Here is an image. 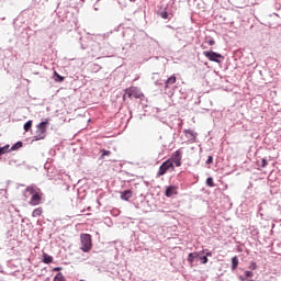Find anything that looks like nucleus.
Listing matches in <instances>:
<instances>
[{"label": "nucleus", "instance_id": "30", "mask_svg": "<svg viewBox=\"0 0 281 281\" xmlns=\"http://www.w3.org/2000/svg\"><path fill=\"white\" fill-rule=\"evenodd\" d=\"M205 44H209L210 46L215 45V41L214 40H209L205 42Z\"/></svg>", "mask_w": 281, "mask_h": 281}, {"label": "nucleus", "instance_id": "5", "mask_svg": "<svg viewBox=\"0 0 281 281\" xmlns=\"http://www.w3.org/2000/svg\"><path fill=\"white\" fill-rule=\"evenodd\" d=\"M182 149H177L173 155L171 156L170 159L167 160H171L172 165L176 167H181L182 166Z\"/></svg>", "mask_w": 281, "mask_h": 281}, {"label": "nucleus", "instance_id": "12", "mask_svg": "<svg viewBox=\"0 0 281 281\" xmlns=\"http://www.w3.org/2000/svg\"><path fill=\"white\" fill-rule=\"evenodd\" d=\"M201 256V252H191L189 256H188V262L190 265H193L195 259L199 258Z\"/></svg>", "mask_w": 281, "mask_h": 281}, {"label": "nucleus", "instance_id": "7", "mask_svg": "<svg viewBox=\"0 0 281 281\" xmlns=\"http://www.w3.org/2000/svg\"><path fill=\"white\" fill-rule=\"evenodd\" d=\"M183 133L186 134V137H187L189 143H191V144H195L196 143L198 134L194 131H192V130H184Z\"/></svg>", "mask_w": 281, "mask_h": 281}, {"label": "nucleus", "instance_id": "21", "mask_svg": "<svg viewBox=\"0 0 281 281\" xmlns=\"http://www.w3.org/2000/svg\"><path fill=\"white\" fill-rule=\"evenodd\" d=\"M10 146L7 145L4 147H0V156L7 154L9 151Z\"/></svg>", "mask_w": 281, "mask_h": 281}, {"label": "nucleus", "instance_id": "25", "mask_svg": "<svg viewBox=\"0 0 281 281\" xmlns=\"http://www.w3.org/2000/svg\"><path fill=\"white\" fill-rule=\"evenodd\" d=\"M22 146H23V143H22V142H18V143L11 148V150H18V149H20Z\"/></svg>", "mask_w": 281, "mask_h": 281}, {"label": "nucleus", "instance_id": "18", "mask_svg": "<svg viewBox=\"0 0 281 281\" xmlns=\"http://www.w3.org/2000/svg\"><path fill=\"white\" fill-rule=\"evenodd\" d=\"M32 127H33V120H29V121L25 123V125H24V130H25V132H29V131L32 130Z\"/></svg>", "mask_w": 281, "mask_h": 281}, {"label": "nucleus", "instance_id": "19", "mask_svg": "<svg viewBox=\"0 0 281 281\" xmlns=\"http://www.w3.org/2000/svg\"><path fill=\"white\" fill-rule=\"evenodd\" d=\"M53 281H67V280H66L65 276L61 272H59V273H57L55 279H53Z\"/></svg>", "mask_w": 281, "mask_h": 281}, {"label": "nucleus", "instance_id": "3", "mask_svg": "<svg viewBox=\"0 0 281 281\" xmlns=\"http://www.w3.org/2000/svg\"><path fill=\"white\" fill-rule=\"evenodd\" d=\"M170 170L172 172L175 171V165H172L171 160H166L165 162H162V165H160L157 172V178L167 175V172H169Z\"/></svg>", "mask_w": 281, "mask_h": 281}, {"label": "nucleus", "instance_id": "33", "mask_svg": "<svg viewBox=\"0 0 281 281\" xmlns=\"http://www.w3.org/2000/svg\"><path fill=\"white\" fill-rule=\"evenodd\" d=\"M239 280H241V281H247L244 277H240Z\"/></svg>", "mask_w": 281, "mask_h": 281}, {"label": "nucleus", "instance_id": "24", "mask_svg": "<svg viewBox=\"0 0 281 281\" xmlns=\"http://www.w3.org/2000/svg\"><path fill=\"white\" fill-rule=\"evenodd\" d=\"M54 75H55V77H56V81H57V82H63V81H65V77L58 75L56 71H55Z\"/></svg>", "mask_w": 281, "mask_h": 281}, {"label": "nucleus", "instance_id": "22", "mask_svg": "<svg viewBox=\"0 0 281 281\" xmlns=\"http://www.w3.org/2000/svg\"><path fill=\"white\" fill-rule=\"evenodd\" d=\"M200 255H205V257H213V252L207 250V249H204L203 251H200Z\"/></svg>", "mask_w": 281, "mask_h": 281}, {"label": "nucleus", "instance_id": "23", "mask_svg": "<svg viewBox=\"0 0 281 281\" xmlns=\"http://www.w3.org/2000/svg\"><path fill=\"white\" fill-rule=\"evenodd\" d=\"M206 184H207L209 188H214V187H215V183H214L213 178L206 179Z\"/></svg>", "mask_w": 281, "mask_h": 281}, {"label": "nucleus", "instance_id": "32", "mask_svg": "<svg viewBox=\"0 0 281 281\" xmlns=\"http://www.w3.org/2000/svg\"><path fill=\"white\" fill-rule=\"evenodd\" d=\"M60 270H61V268H59V267L53 269V271H55V272H58V271H60Z\"/></svg>", "mask_w": 281, "mask_h": 281}, {"label": "nucleus", "instance_id": "17", "mask_svg": "<svg viewBox=\"0 0 281 281\" xmlns=\"http://www.w3.org/2000/svg\"><path fill=\"white\" fill-rule=\"evenodd\" d=\"M100 153H101L100 159H104V157H110L111 155V150H106V149H101Z\"/></svg>", "mask_w": 281, "mask_h": 281}, {"label": "nucleus", "instance_id": "4", "mask_svg": "<svg viewBox=\"0 0 281 281\" xmlns=\"http://www.w3.org/2000/svg\"><path fill=\"white\" fill-rule=\"evenodd\" d=\"M126 95H127V98H130V99H132V98H134V99H139V98L143 97V94H142L139 88H137V87L126 88L125 93L123 94V100L126 99Z\"/></svg>", "mask_w": 281, "mask_h": 281}, {"label": "nucleus", "instance_id": "20", "mask_svg": "<svg viewBox=\"0 0 281 281\" xmlns=\"http://www.w3.org/2000/svg\"><path fill=\"white\" fill-rule=\"evenodd\" d=\"M199 260H200V263H202V265H206L207 262H209V259H207V257L206 256H201V255H199Z\"/></svg>", "mask_w": 281, "mask_h": 281}, {"label": "nucleus", "instance_id": "9", "mask_svg": "<svg viewBox=\"0 0 281 281\" xmlns=\"http://www.w3.org/2000/svg\"><path fill=\"white\" fill-rule=\"evenodd\" d=\"M42 196H43L42 193L34 194L31 196V200L29 203L33 206L38 205L42 203Z\"/></svg>", "mask_w": 281, "mask_h": 281}, {"label": "nucleus", "instance_id": "11", "mask_svg": "<svg viewBox=\"0 0 281 281\" xmlns=\"http://www.w3.org/2000/svg\"><path fill=\"white\" fill-rule=\"evenodd\" d=\"M132 196H133V191H132V190H126V191H123V192L121 193V199H122L123 201H126V202H128V200H131Z\"/></svg>", "mask_w": 281, "mask_h": 281}, {"label": "nucleus", "instance_id": "13", "mask_svg": "<svg viewBox=\"0 0 281 281\" xmlns=\"http://www.w3.org/2000/svg\"><path fill=\"white\" fill-rule=\"evenodd\" d=\"M231 263H232L231 269L233 271H235L238 267V263H239V260H238L237 256H233V259H231Z\"/></svg>", "mask_w": 281, "mask_h": 281}, {"label": "nucleus", "instance_id": "35", "mask_svg": "<svg viewBox=\"0 0 281 281\" xmlns=\"http://www.w3.org/2000/svg\"><path fill=\"white\" fill-rule=\"evenodd\" d=\"M80 281H86V280H80Z\"/></svg>", "mask_w": 281, "mask_h": 281}, {"label": "nucleus", "instance_id": "8", "mask_svg": "<svg viewBox=\"0 0 281 281\" xmlns=\"http://www.w3.org/2000/svg\"><path fill=\"white\" fill-rule=\"evenodd\" d=\"M179 188L177 187V186H169V187H167L166 188V190H165V196L166 198H171L172 195H177V190H178Z\"/></svg>", "mask_w": 281, "mask_h": 281}, {"label": "nucleus", "instance_id": "16", "mask_svg": "<svg viewBox=\"0 0 281 281\" xmlns=\"http://www.w3.org/2000/svg\"><path fill=\"white\" fill-rule=\"evenodd\" d=\"M43 262L45 265H50L53 262V257L49 255L44 254Z\"/></svg>", "mask_w": 281, "mask_h": 281}, {"label": "nucleus", "instance_id": "1", "mask_svg": "<svg viewBox=\"0 0 281 281\" xmlns=\"http://www.w3.org/2000/svg\"><path fill=\"white\" fill-rule=\"evenodd\" d=\"M47 137V121H43L36 125L35 135L33 142L44 140Z\"/></svg>", "mask_w": 281, "mask_h": 281}, {"label": "nucleus", "instance_id": "29", "mask_svg": "<svg viewBox=\"0 0 281 281\" xmlns=\"http://www.w3.org/2000/svg\"><path fill=\"white\" fill-rule=\"evenodd\" d=\"M161 19H168V12H161L160 13Z\"/></svg>", "mask_w": 281, "mask_h": 281}, {"label": "nucleus", "instance_id": "28", "mask_svg": "<svg viewBox=\"0 0 281 281\" xmlns=\"http://www.w3.org/2000/svg\"><path fill=\"white\" fill-rule=\"evenodd\" d=\"M213 156H209L207 160H206V165H212L213 164Z\"/></svg>", "mask_w": 281, "mask_h": 281}, {"label": "nucleus", "instance_id": "31", "mask_svg": "<svg viewBox=\"0 0 281 281\" xmlns=\"http://www.w3.org/2000/svg\"><path fill=\"white\" fill-rule=\"evenodd\" d=\"M251 270H256L258 268V266L255 262H251L250 267Z\"/></svg>", "mask_w": 281, "mask_h": 281}, {"label": "nucleus", "instance_id": "27", "mask_svg": "<svg viewBox=\"0 0 281 281\" xmlns=\"http://www.w3.org/2000/svg\"><path fill=\"white\" fill-rule=\"evenodd\" d=\"M267 166H268L267 159H266V158H262V159H261V165H260V167H261V168H266Z\"/></svg>", "mask_w": 281, "mask_h": 281}, {"label": "nucleus", "instance_id": "14", "mask_svg": "<svg viewBox=\"0 0 281 281\" xmlns=\"http://www.w3.org/2000/svg\"><path fill=\"white\" fill-rule=\"evenodd\" d=\"M26 192L30 193V195L34 196L35 194H40V192L34 187H27Z\"/></svg>", "mask_w": 281, "mask_h": 281}, {"label": "nucleus", "instance_id": "26", "mask_svg": "<svg viewBox=\"0 0 281 281\" xmlns=\"http://www.w3.org/2000/svg\"><path fill=\"white\" fill-rule=\"evenodd\" d=\"M244 274H245L246 278H252V277H254V273H252V271H250V270H246V271L244 272Z\"/></svg>", "mask_w": 281, "mask_h": 281}, {"label": "nucleus", "instance_id": "34", "mask_svg": "<svg viewBox=\"0 0 281 281\" xmlns=\"http://www.w3.org/2000/svg\"><path fill=\"white\" fill-rule=\"evenodd\" d=\"M130 1L135 2V1H137V0H130Z\"/></svg>", "mask_w": 281, "mask_h": 281}, {"label": "nucleus", "instance_id": "15", "mask_svg": "<svg viewBox=\"0 0 281 281\" xmlns=\"http://www.w3.org/2000/svg\"><path fill=\"white\" fill-rule=\"evenodd\" d=\"M43 214V210L41 207H37L32 212V217L36 218L40 217Z\"/></svg>", "mask_w": 281, "mask_h": 281}, {"label": "nucleus", "instance_id": "6", "mask_svg": "<svg viewBox=\"0 0 281 281\" xmlns=\"http://www.w3.org/2000/svg\"><path fill=\"white\" fill-rule=\"evenodd\" d=\"M203 55L213 63H220V59H223V56L221 54H217L213 50H205Z\"/></svg>", "mask_w": 281, "mask_h": 281}, {"label": "nucleus", "instance_id": "2", "mask_svg": "<svg viewBox=\"0 0 281 281\" xmlns=\"http://www.w3.org/2000/svg\"><path fill=\"white\" fill-rule=\"evenodd\" d=\"M81 250L88 252L92 249V239L90 234L80 235Z\"/></svg>", "mask_w": 281, "mask_h": 281}, {"label": "nucleus", "instance_id": "10", "mask_svg": "<svg viewBox=\"0 0 281 281\" xmlns=\"http://www.w3.org/2000/svg\"><path fill=\"white\" fill-rule=\"evenodd\" d=\"M177 83V76L172 75L165 81V89H169L171 85Z\"/></svg>", "mask_w": 281, "mask_h": 281}]
</instances>
